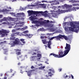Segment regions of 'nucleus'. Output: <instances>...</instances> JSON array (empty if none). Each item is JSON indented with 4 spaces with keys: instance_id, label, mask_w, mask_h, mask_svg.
Instances as JSON below:
<instances>
[{
    "instance_id": "obj_63",
    "label": "nucleus",
    "mask_w": 79,
    "mask_h": 79,
    "mask_svg": "<svg viewBox=\"0 0 79 79\" xmlns=\"http://www.w3.org/2000/svg\"><path fill=\"white\" fill-rule=\"evenodd\" d=\"M18 26H19V27H22L23 26L22 25H18Z\"/></svg>"
},
{
    "instance_id": "obj_13",
    "label": "nucleus",
    "mask_w": 79,
    "mask_h": 79,
    "mask_svg": "<svg viewBox=\"0 0 79 79\" xmlns=\"http://www.w3.org/2000/svg\"><path fill=\"white\" fill-rule=\"evenodd\" d=\"M29 19L30 20H31L32 21L33 20L36 19V17L34 15H32L29 18Z\"/></svg>"
},
{
    "instance_id": "obj_31",
    "label": "nucleus",
    "mask_w": 79,
    "mask_h": 79,
    "mask_svg": "<svg viewBox=\"0 0 79 79\" xmlns=\"http://www.w3.org/2000/svg\"><path fill=\"white\" fill-rule=\"evenodd\" d=\"M49 71H52V73H55V71H54V70H53V69H49Z\"/></svg>"
},
{
    "instance_id": "obj_8",
    "label": "nucleus",
    "mask_w": 79,
    "mask_h": 79,
    "mask_svg": "<svg viewBox=\"0 0 79 79\" xmlns=\"http://www.w3.org/2000/svg\"><path fill=\"white\" fill-rule=\"evenodd\" d=\"M73 6L72 5H67V4H65L63 6H62V7L63 8H72Z\"/></svg>"
},
{
    "instance_id": "obj_4",
    "label": "nucleus",
    "mask_w": 79,
    "mask_h": 79,
    "mask_svg": "<svg viewBox=\"0 0 79 79\" xmlns=\"http://www.w3.org/2000/svg\"><path fill=\"white\" fill-rule=\"evenodd\" d=\"M72 11H73V10H71V9H69L68 10H60V9H59L58 10L56 11V15L55 16H57L58 15H59V14H60V13H64L65 12H71Z\"/></svg>"
},
{
    "instance_id": "obj_6",
    "label": "nucleus",
    "mask_w": 79,
    "mask_h": 79,
    "mask_svg": "<svg viewBox=\"0 0 79 79\" xmlns=\"http://www.w3.org/2000/svg\"><path fill=\"white\" fill-rule=\"evenodd\" d=\"M9 32H10V31H7L3 29H2L1 30H0V35H1L2 37H5V34H8Z\"/></svg>"
},
{
    "instance_id": "obj_11",
    "label": "nucleus",
    "mask_w": 79,
    "mask_h": 79,
    "mask_svg": "<svg viewBox=\"0 0 79 79\" xmlns=\"http://www.w3.org/2000/svg\"><path fill=\"white\" fill-rule=\"evenodd\" d=\"M9 18V19H10V21H14V23L15 22H16V21H18V19L17 18H12L11 17H8Z\"/></svg>"
},
{
    "instance_id": "obj_10",
    "label": "nucleus",
    "mask_w": 79,
    "mask_h": 79,
    "mask_svg": "<svg viewBox=\"0 0 79 79\" xmlns=\"http://www.w3.org/2000/svg\"><path fill=\"white\" fill-rule=\"evenodd\" d=\"M65 50H70L71 49V45L70 44H66V47H65Z\"/></svg>"
},
{
    "instance_id": "obj_3",
    "label": "nucleus",
    "mask_w": 79,
    "mask_h": 79,
    "mask_svg": "<svg viewBox=\"0 0 79 79\" xmlns=\"http://www.w3.org/2000/svg\"><path fill=\"white\" fill-rule=\"evenodd\" d=\"M9 44H10L11 47H15V45H23V44L20 42V40L18 38H16L14 41L11 42Z\"/></svg>"
},
{
    "instance_id": "obj_2",
    "label": "nucleus",
    "mask_w": 79,
    "mask_h": 79,
    "mask_svg": "<svg viewBox=\"0 0 79 79\" xmlns=\"http://www.w3.org/2000/svg\"><path fill=\"white\" fill-rule=\"evenodd\" d=\"M66 24L68 26H71V27H69L68 28L69 30L70 31H72V32H75L76 33H77L79 32V29L78 30L75 29L74 30V29H76V28H79V26H76L73 24V23L72 22H69L64 23L63 24V26H65V25Z\"/></svg>"
},
{
    "instance_id": "obj_38",
    "label": "nucleus",
    "mask_w": 79,
    "mask_h": 79,
    "mask_svg": "<svg viewBox=\"0 0 79 79\" xmlns=\"http://www.w3.org/2000/svg\"><path fill=\"white\" fill-rule=\"evenodd\" d=\"M10 40H15V38L11 37L10 38Z\"/></svg>"
},
{
    "instance_id": "obj_20",
    "label": "nucleus",
    "mask_w": 79,
    "mask_h": 79,
    "mask_svg": "<svg viewBox=\"0 0 79 79\" xmlns=\"http://www.w3.org/2000/svg\"><path fill=\"white\" fill-rule=\"evenodd\" d=\"M63 38H64L65 40H68V38L65 35H62V39H63Z\"/></svg>"
},
{
    "instance_id": "obj_53",
    "label": "nucleus",
    "mask_w": 79,
    "mask_h": 79,
    "mask_svg": "<svg viewBox=\"0 0 79 79\" xmlns=\"http://www.w3.org/2000/svg\"><path fill=\"white\" fill-rule=\"evenodd\" d=\"M36 53H37V52H34L33 54H32V55H36Z\"/></svg>"
},
{
    "instance_id": "obj_64",
    "label": "nucleus",
    "mask_w": 79,
    "mask_h": 79,
    "mask_svg": "<svg viewBox=\"0 0 79 79\" xmlns=\"http://www.w3.org/2000/svg\"><path fill=\"white\" fill-rule=\"evenodd\" d=\"M21 19L22 20H24V18H21Z\"/></svg>"
},
{
    "instance_id": "obj_36",
    "label": "nucleus",
    "mask_w": 79,
    "mask_h": 79,
    "mask_svg": "<svg viewBox=\"0 0 79 79\" xmlns=\"http://www.w3.org/2000/svg\"><path fill=\"white\" fill-rule=\"evenodd\" d=\"M10 14H11V15H13V16H16V15H15V14L13 13H10Z\"/></svg>"
},
{
    "instance_id": "obj_45",
    "label": "nucleus",
    "mask_w": 79,
    "mask_h": 79,
    "mask_svg": "<svg viewBox=\"0 0 79 79\" xmlns=\"http://www.w3.org/2000/svg\"><path fill=\"white\" fill-rule=\"evenodd\" d=\"M29 31H24L23 33H24V34H26V33H27Z\"/></svg>"
},
{
    "instance_id": "obj_59",
    "label": "nucleus",
    "mask_w": 79,
    "mask_h": 79,
    "mask_svg": "<svg viewBox=\"0 0 79 79\" xmlns=\"http://www.w3.org/2000/svg\"><path fill=\"white\" fill-rule=\"evenodd\" d=\"M5 11H9V10L6 9L5 10Z\"/></svg>"
},
{
    "instance_id": "obj_47",
    "label": "nucleus",
    "mask_w": 79,
    "mask_h": 79,
    "mask_svg": "<svg viewBox=\"0 0 79 79\" xmlns=\"http://www.w3.org/2000/svg\"><path fill=\"white\" fill-rule=\"evenodd\" d=\"M11 36V37H14V36H15V33L12 34Z\"/></svg>"
},
{
    "instance_id": "obj_14",
    "label": "nucleus",
    "mask_w": 79,
    "mask_h": 79,
    "mask_svg": "<svg viewBox=\"0 0 79 79\" xmlns=\"http://www.w3.org/2000/svg\"><path fill=\"white\" fill-rule=\"evenodd\" d=\"M17 16H22V17H24V13L23 12L18 13L17 14Z\"/></svg>"
},
{
    "instance_id": "obj_44",
    "label": "nucleus",
    "mask_w": 79,
    "mask_h": 79,
    "mask_svg": "<svg viewBox=\"0 0 79 79\" xmlns=\"http://www.w3.org/2000/svg\"><path fill=\"white\" fill-rule=\"evenodd\" d=\"M16 31V30L15 29H13L12 30V32H15Z\"/></svg>"
},
{
    "instance_id": "obj_57",
    "label": "nucleus",
    "mask_w": 79,
    "mask_h": 79,
    "mask_svg": "<svg viewBox=\"0 0 79 79\" xmlns=\"http://www.w3.org/2000/svg\"><path fill=\"white\" fill-rule=\"evenodd\" d=\"M71 76L72 79H73L74 76H73V75H72V74L71 75Z\"/></svg>"
},
{
    "instance_id": "obj_37",
    "label": "nucleus",
    "mask_w": 79,
    "mask_h": 79,
    "mask_svg": "<svg viewBox=\"0 0 79 79\" xmlns=\"http://www.w3.org/2000/svg\"><path fill=\"white\" fill-rule=\"evenodd\" d=\"M23 22H19V23H17L16 24H20L21 23H23Z\"/></svg>"
},
{
    "instance_id": "obj_33",
    "label": "nucleus",
    "mask_w": 79,
    "mask_h": 79,
    "mask_svg": "<svg viewBox=\"0 0 79 79\" xmlns=\"http://www.w3.org/2000/svg\"><path fill=\"white\" fill-rule=\"evenodd\" d=\"M16 54L17 56L19 55H21V52H18L16 53Z\"/></svg>"
},
{
    "instance_id": "obj_23",
    "label": "nucleus",
    "mask_w": 79,
    "mask_h": 79,
    "mask_svg": "<svg viewBox=\"0 0 79 79\" xmlns=\"http://www.w3.org/2000/svg\"><path fill=\"white\" fill-rule=\"evenodd\" d=\"M36 58V56H33V57H31L30 58L31 61H32L34 60V59Z\"/></svg>"
},
{
    "instance_id": "obj_48",
    "label": "nucleus",
    "mask_w": 79,
    "mask_h": 79,
    "mask_svg": "<svg viewBox=\"0 0 79 79\" xmlns=\"http://www.w3.org/2000/svg\"><path fill=\"white\" fill-rule=\"evenodd\" d=\"M15 30H16V31H19L20 30H21V29L19 28H18L17 29H16Z\"/></svg>"
},
{
    "instance_id": "obj_21",
    "label": "nucleus",
    "mask_w": 79,
    "mask_h": 79,
    "mask_svg": "<svg viewBox=\"0 0 79 79\" xmlns=\"http://www.w3.org/2000/svg\"><path fill=\"white\" fill-rule=\"evenodd\" d=\"M43 13H43V15H44V16L45 17V14H47V13H48V11H47V10H46L44 12H43V11H42Z\"/></svg>"
},
{
    "instance_id": "obj_52",
    "label": "nucleus",
    "mask_w": 79,
    "mask_h": 79,
    "mask_svg": "<svg viewBox=\"0 0 79 79\" xmlns=\"http://www.w3.org/2000/svg\"><path fill=\"white\" fill-rule=\"evenodd\" d=\"M2 17H3V15H0V18H2Z\"/></svg>"
},
{
    "instance_id": "obj_17",
    "label": "nucleus",
    "mask_w": 79,
    "mask_h": 79,
    "mask_svg": "<svg viewBox=\"0 0 79 79\" xmlns=\"http://www.w3.org/2000/svg\"><path fill=\"white\" fill-rule=\"evenodd\" d=\"M21 34H22V33H21L20 32H16L14 33V35H15V36H16V35H18L21 36Z\"/></svg>"
},
{
    "instance_id": "obj_39",
    "label": "nucleus",
    "mask_w": 79,
    "mask_h": 79,
    "mask_svg": "<svg viewBox=\"0 0 79 79\" xmlns=\"http://www.w3.org/2000/svg\"><path fill=\"white\" fill-rule=\"evenodd\" d=\"M68 27H65V30L66 31H68Z\"/></svg>"
},
{
    "instance_id": "obj_49",
    "label": "nucleus",
    "mask_w": 79,
    "mask_h": 79,
    "mask_svg": "<svg viewBox=\"0 0 79 79\" xmlns=\"http://www.w3.org/2000/svg\"><path fill=\"white\" fill-rule=\"evenodd\" d=\"M3 19L0 20V23H2V22H3Z\"/></svg>"
},
{
    "instance_id": "obj_22",
    "label": "nucleus",
    "mask_w": 79,
    "mask_h": 79,
    "mask_svg": "<svg viewBox=\"0 0 79 79\" xmlns=\"http://www.w3.org/2000/svg\"><path fill=\"white\" fill-rule=\"evenodd\" d=\"M69 2L70 3H76V2H79V1H73V0H70L69 1Z\"/></svg>"
},
{
    "instance_id": "obj_19",
    "label": "nucleus",
    "mask_w": 79,
    "mask_h": 79,
    "mask_svg": "<svg viewBox=\"0 0 79 79\" xmlns=\"http://www.w3.org/2000/svg\"><path fill=\"white\" fill-rule=\"evenodd\" d=\"M75 24H73V25H75L76 26H79V25H79V22H74ZM77 28H78V29H79V28H77L76 29H77ZM77 29V30H78Z\"/></svg>"
},
{
    "instance_id": "obj_28",
    "label": "nucleus",
    "mask_w": 79,
    "mask_h": 79,
    "mask_svg": "<svg viewBox=\"0 0 79 79\" xmlns=\"http://www.w3.org/2000/svg\"><path fill=\"white\" fill-rule=\"evenodd\" d=\"M20 40L23 42V44H26V42L24 41V39H20Z\"/></svg>"
},
{
    "instance_id": "obj_16",
    "label": "nucleus",
    "mask_w": 79,
    "mask_h": 79,
    "mask_svg": "<svg viewBox=\"0 0 79 79\" xmlns=\"http://www.w3.org/2000/svg\"><path fill=\"white\" fill-rule=\"evenodd\" d=\"M70 50H68V49H67L66 50H65L64 51V56H65V55H66L69 52Z\"/></svg>"
},
{
    "instance_id": "obj_5",
    "label": "nucleus",
    "mask_w": 79,
    "mask_h": 79,
    "mask_svg": "<svg viewBox=\"0 0 79 79\" xmlns=\"http://www.w3.org/2000/svg\"><path fill=\"white\" fill-rule=\"evenodd\" d=\"M27 12L28 13L29 16H31L32 15H39V13H42L43 12L34 11L33 10H28Z\"/></svg>"
},
{
    "instance_id": "obj_58",
    "label": "nucleus",
    "mask_w": 79,
    "mask_h": 79,
    "mask_svg": "<svg viewBox=\"0 0 79 79\" xmlns=\"http://www.w3.org/2000/svg\"><path fill=\"white\" fill-rule=\"evenodd\" d=\"M38 31H42V29L40 28V29H39L38 30Z\"/></svg>"
},
{
    "instance_id": "obj_50",
    "label": "nucleus",
    "mask_w": 79,
    "mask_h": 79,
    "mask_svg": "<svg viewBox=\"0 0 79 79\" xmlns=\"http://www.w3.org/2000/svg\"><path fill=\"white\" fill-rule=\"evenodd\" d=\"M40 38L41 39H44V38H45V36H41Z\"/></svg>"
},
{
    "instance_id": "obj_54",
    "label": "nucleus",
    "mask_w": 79,
    "mask_h": 79,
    "mask_svg": "<svg viewBox=\"0 0 79 79\" xmlns=\"http://www.w3.org/2000/svg\"><path fill=\"white\" fill-rule=\"evenodd\" d=\"M4 52H7V51H8V50H7V49H4Z\"/></svg>"
},
{
    "instance_id": "obj_30",
    "label": "nucleus",
    "mask_w": 79,
    "mask_h": 79,
    "mask_svg": "<svg viewBox=\"0 0 79 79\" xmlns=\"http://www.w3.org/2000/svg\"><path fill=\"white\" fill-rule=\"evenodd\" d=\"M27 8L26 7L25 8H24L22 7H20V10H25Z\"/></svg>"
},
{
    "instance_id": "obj_51",
    "label": "nucleus",
    "mask_w": 79,
    "mask_h": 79,
    "mask_svg": "<svg viewBox=\"0 0 79 79\" xmlns=\"http://www.w3.org/2000/svg\"><path fill=\"white\" fill-rule=\"evenodd\" d=\"M20 51H21V50L18 49V50H16V52H19Z\"/></svg>"
},
{
    "instance_id": "obj_15",
    "label": "nucleus",
    "mask_w": 79,
    "mask_h": 79,
    "mask_svg": "<svg viewBox=\"0 0 79 79\" xmlns=\"http://www.w3.org/2000/svg\"><path fill=\"white\" fill-rule=\"evenodd\" d=\"M52 14H53V13L46 14H45V17H47V16H48V17H49V18H51V17L52 16Z\"/></svg>"
},
{
    "instance_id": "obj_1",
    "label": "nucleus",
    "mask_w": 79,
    "mask_h": 79,
    "mask_svg": "<svg viewBox=\"0 0 79 79\" xmlns=\"http://www.w3.org/2000/svg\"><path fill=\"white\" fill-rule=\"evenodd\" d=\"M49 22H50V21L48 20H44V21L41 22L40 23L42 25L44 26L45 27H48L50 28V30L52 32H54L56 29V28L54 26V23H55V22L51 21L50 22V23H48ZM52 23H54V24H52Z\"/></svg>"
},
{
    "instance_id": "obj_40",
    "label": "nucleus",
    "mask_w": 79,
    "mask_h": 79,
    "mask_svg": "<svg viewBox=\"0 0 79 79\" xmlns=\"http://www.w3.org/2000/svg\"><path fill=\"white\" fill-rule=\"evenodd\" d=\"M56 6H52V8L53 9H54V10H56Z\"/></svg>"
},
{
    "instance_id": "obj_41",
    "label": "nucleus",
    "mask_w": 79,
    "mask_h": 79,
    "mask_svg": "<svg viewBox=\"0 0 79 79\" xmlns=\"http://www.w3.org/2000/svg\"><path fill=\"white\" fill-rule=\"evenodd\" d=\"M28 36L29 38H31V37H32V35H31V34H29Z\"/></svg>"
},
{
    "instance_id": "obj_43",
    "label": "nucleus",
    "mask_w": 79,
    "mask_h": 79,
    "mask_svg": "<svg viewBox=\"0 0 79 79\" xmlns=\"http://www.w3.org/2000/svg\"><path fill=\"white\" fill-rule=\"evenodd\" d=\"M72 5L73 6H79V4H73Z\"/></svg>"
},
{
    "instance_id": "obj_55",
    "label": "nucleus",
    "mask_w": 79,
    "mask_h": 79,
    "mask_svg": "<svg viewBox=\"0 0 79 79\" xmlns=\"http://www.w3.org/2000/svg\"><path fill=\"white\" fill-rule=\"evenodd\" d=\"M31 69H34V66H31Z\"/></svg>"
},
{
    "instance_id": "obj_24",
    "label": "nucleus",
    "mask_w": 79,
    "mask_h": 79,
    "mask_svg": "<svg viewBox=\"0 0 79 79\" xmlns=\"http://www.w3.org/2000/svg\"><path fill=\"white\" fill-rule=\"evenodd\" d=\"M31 22L32 24H37L38 23V21L37 20H33Z\"/></svg>"
},
{
    "instance_id": "obj_18",
    "label": "nucleus",
    "mask_w": 79,
    "mask_h": 79,
    "mask_svg": "<svg viewBox=\"0 0 79 79\" xmlns=\"http://www.w3.org/2000/svg\"><path fill=\"white\" fill-rule=\"evenodd\" d=\"M51 12V13H52V16L54 17L55 18V17H56V16L55 15H56V13H54V11L53 10H51L50 11Z\"/></svg>"
},
{
    "instance_id": "obj_61",
    "label": "nucleus",
    "mask_w": 79,
    "mask_h": 79,
    "mask_svg": "<svg viewBox=\"0 0 79 79\" xmlns=\"http://www.w3.org/2000/svg\"><path fill=\"white\" fill-rule=\"evenodd\" d=\"M34 51L35 52H38V50H34Z\"/></svg>"
},
{
    "instance_id": "obj_56",
    "label": "nucleus",
    "mask_w": 79,
    "mask_h": 79,
    "mask_svg": "<svg viewBox=\"0 0 79 79\" xmlns=\"http://www.w3.org/2000/svg\"><path fill=\"white\" fill-rule=\"evenodd\" d=\"M2 24H6V22H3L2 23Z\"/></svg>"
},
{
    "instance_id": "obj_9",
    "label": "nucleus",
    "mask_w": 79,
    "mask_h": 79,
    "mask_svg": "<svg viewBox=\"0 0 79 79\" xmlns=\"http://www.w3.org/2000/svg\"><path fill=\"white\" fill-rule=\"evenodd\" d=\"M64 53V52H63V51L62 50H60L59 51V55L60 58H62V57H64V55H63Z\"/></svg>"
},
{
    "instance_id": "obj_62",
    "label": "nucleus",
    "mask_w": 79,
    "mask_h": 79,
    "mask_svg": "<svg viewBox=\"0 0 79 79\" xmlns=\"http://www.w3.org/2000/svg\"><path fill=\"white\" fill-rule=\"evenodd\" d=\"M15 26V27H14V28H15V29H16V27H17V26H18V25H16Z\"/></svg>"
},
{
    "instance_id": "obj_34",
    "label": "nucleus",
    "mask_w": 79,
    "mask_h": 79,
    "mask_svg": "<svg viewBox=\"0 0 79 79\" xmlns=\"http://www.w3.org/2000/svg\"><path fill=\"white\" fill-rule=\"evenodd\" d=\"M60 2H58V1H56V3H55V5H57V4H59Z\"/></svg>"
},
{
    "instance_id": "obj_7",
    "label": "nucleus",
    "mask_w": 79,
    "mask_h": 79,
    "mask_svg": "<svg viewBox=\"0 0 79 79\" xmlns=\"http://www.w3.org/2000/svg\"><path fill=\"white\" fill-rule=\"evenodd\" d=\"M42 41L44 44H47L48 43V48H51V47L50 46V45H51V41L50 40L48 42V41H47L46 39H45L42 40Z\"/></svg>"
},
{
    "instance_id": "obj_27",
    "label": "nucleus",
    "mask_w": 79,
    "mask_h": 79,
    "mask_svg": "<svg viewBox=\"0 0 79 79\" xmlns=\"http://www.w3.org/2000/svg\"><path fill=\"white\" fill-rule=\"evenodd\" d=\"M32 70H31V71H29L27 73V75L28 76H30L31 75V71Z\"/></svg>"
},
{
    "instance_id": "obj_12",
    "label": "nucleus",
    "mask_w": 79,
    "mask_h": 79,
    "mask_svg": "<svg viewBox=\"0 0 79 79\" xmlns=\"http://www.w3.org/2000/svg\"><path fill=\"white\" fill-rule=\"evenodd\" d=\"M55 38L56 39V40H60V39H62V35H59L58 36H55Z\"/></svg>"
},
{
    "instance_id": "obj_29",
    "label": "nucleus",
    "mask_w": 79,
    "mask_h": 79,
    "mask_svg": "<svg viewBox=\"0 0 79 79\" xmlns=\"http://www.w3.org/2000/svg\"><path fill=\"white\" fill-rule=\"evenodd\" d=\"M42 55L40 54H37V56H36V58H39V57H41Z\"/></svg>"
},
{
    "instance_id": "obj_32",
    "label": "nucleus",
    "mask_w": 79,
    "mask_h": 79,
    "mask_svg": "<svg viewBox=\"0 0 79 79\" xmlns=\"http://www.w3.org/2000/svg\"><path fill=\"white\" fill-rule=\"evenodd\" d=\"M56 0L50 2V3H56Z\"/></svg>"
},
{
    "instance_id": "obj_42",
    "label": "nucleus",
    "mask_w": 79,
    "mask_h": 79,
    "mask_svg": "<svg viewBox=\"0 0 79 79\" xmlns=\"http://www.w3.org/2000/svg\"><path fill=\"white\" fill-rule=\"evenodd\" d=\"M55 38V36L53 37H51V38L49 40H53V39H54V38Z\"/></svg>"
},
{
    "instance_id": "obj_26",
    "label": "nucleus",
    "mask_w": 79,
    "mask_h": 79,
    "mask_svg": "<svg viewBox=\"0 0 79 79\" xmlns=\"http://www.w3.org/2000/svg\"><path fill=\"white\" fill-rule=\"evenodd\" d=\"M8 17H5L3 19V21H7L8 20Z\"/></svg>"
},
{
    "instance_id": "obj_25",
    "label": "nucleus",
    "mask_w": 79,
    "mask_h": 79,
    "mask_svg": "<svg viewBox=\"0 0 79 79\" xmlns=\"http://www.w3.org/2000/svg\"><path fill=\"white\" fill-rule=\"evenodd\" d=\"M53 56H54V57H56V58H60V56H58V55H56V54H53Z\"/></svg>"
},
{
    "instance_id": "obj_46",
    "label": "nucleus",
    "mask_w": 79,
    "mask_h": 79,
    "mask_svg": "<svg viewBox=\"0 0 79 79\" xmlns=\"http://www.w3.org/2000/svg\"><path fill=\"white\" fill-rule=\"evenodd\" d=\"M21 35H24V36H28V34H26V35H23V34H21Z\"/></svg>"
},
{
    "instance_id": "obj_60",
    "label": "nucleus",
    "mask_w": 79,
    "mask_h": 79,
    "mask_svg": "<svg viewBox=\"0 0 79 79\" xmlns=\"http://www.w3.org/2000/svg\"><path fill=\"white\" fill-rule=\"evenodd\" d=\"M55 5V3H52L51 4V5Z\"/></svg>"
},
{
    "instance_id": "obj_35",
    "label": "nucleus",
    "mask_w": 79,
    "mask_h": 79,
    "mask_svg": "<svg viewBox=\"0 0 79 79\" xmlns=\"http://www.w3.org/2000/svg\"><path fill=\"white\" fill-rule=\"evenodd\" d=\"M45 68V66L43 67H39V69H44Z\"/></svg>"
}]
</instances>
